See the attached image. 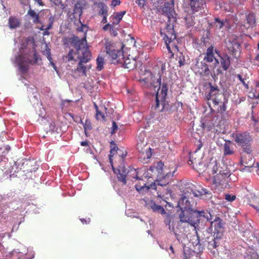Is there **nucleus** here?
Masks as SVG:
<instances>
[{
    "mask_svg": "<svg viewBox=\"0 0 259 259\" xmlns=\"http://www.w3.org/2000/svg\"><path fill=\"white\" fill-rule=\"evenodd\" d=\"M246 18L247 25L246 27L249 28L250 27H253L255 24V16L254 14L249 13L246 16Z\"/></svg>",
    "mask_w": 259,
    "mask_h": 259,
    "instance_id": "obj_31",
    "label": "nucleus"
},
{
    "mask_svg": "<svg viewBox=\"0 0 259 259\" xmlns=\"http://www.w3.org/2000/svg\"><path fill=\"white\" fill-rule=\"evenodd\" d=\"M178 207L180 208V210L185 209L188 210L189 209H194L193 208V205L191 204L188 198L183 195L178 202Z\"/></svg>",
    "mask_w": 259,
    "mask_h": 259,
    "instance_id": "obj_24",
    "label": "nucleus"
},
{
    "mask_svg": "<svg viewBox=\"0 0 259 259\" xmlns=\"http://www.w3.org/2000/svg\"><path fill=\"white\" fill-rule=\"evenodd\" d=\"M10 207H11L13 209H15L16 211H17V209H20L21 212L24 211V209H23V204L19 201H15L12 202L10 204Z\"/></svg>",
    "mask_w": 259,
    "mask_h": 259,
    "instance_id": "obj_35",
    "label": "nucleus"
},
{
    "mask_svg": "<svg viewBox=\"0 0 259 259\" xmlns=\"http://www.w3.org/2000/svg\"><path fill=\"white\" fill-rule=\"evenodd\" d=\"M27 15L33 19V22L34 23H40L38 14H36L34 10L30 9L27 12Z\"/></svg>",
    "mask_w": 259,
    "mask_h": 259,
    "instance_id": "obj_34",
    "label": "nucleus"
},
{
    "mask_svg": "<svg viewBox=\"0 0 259 259\" xmlns=\"http://www.w3.org/2000/svg\"><path fill=\"white\" fill-rule=\"evenodd\" d=\"M219 167L218 165V163L215 160H211L209 164L207 165V169L208 172L212 175L216 174L214 177H218V175H220L222 177L224 178L225 177H229L231 176L230 173L222 172L221 170L219 169Z\"/></svg>",
    "mask_w": 259,
    "mask_h": 259,
    "instance_id": "obj_15",
    "label": "nucleus"
},
{
    "mask_svg": "<svg viewBox=\"0 0 259 259\" xmlns=\"http://www.w3.org/2000/svg\"><path fill=\"white\" fill-rule=\"evenodd\" d=\"M50 34V32L47 29H45L44 31H43V33H42V35L44 36H45V35H49Z\"/></svg>",
    "mask_w": 259,
    "mask_h": 259,
    "instance_id": "obj_64",
    "label": "nucleus"
},
{
    "mask_svg": "<svg viewBox=\"0 0 259 259\" xmlns=\"http://www.w3.org/2000/svg\"><path fill=\"white\" fill-rule=\"evenodd\" d=\"M42 54L47 57L49 61H51L53 59L51 56V50L47 44L45 45V49L42 51Z\"/></svg>",
    "mask_w": 259,
    "mask_h": 259,
    "instance_id": "obj_39",
    "label": "nucleus"
},
{
    "mask_svg": "<svg viewBox=\"0 0 259 259\" xmlns=\"http://www.w3.org/2000/svg\"><path fill=\"white\" fill-rule=\"evenodd\" d=\"M70 44L75 50V54L79 60L76 70L86 75L87 69L91 68L90 65L85 66L84 63L89 62L91 59L92 54L88 46L86 36L84 35L81 38L77 36H73L70 39Z\"/></svg>",
    "mask_w": 259,
    "mask_h": 259,
    "instance_id": "obj_1",
    "label": "nucleus"
},
{
    "mask_svg": "<svg viewBox=\"0 0 259 259\" xmlns=\"http://www.w3.org/2000/svg\"><path fill=\"white\" fill-rule=\"evenodd\" d=\"M117 151L121 152L115 145L111 149L109 154V161L113 171L116 174L118 180L121 182L124 185L126 184V180H131L132 181V179L141 180V179L138 177V172L135 168H131L128 166L127 168H126L124 165L118 166L117 168L114 167L112 157L115 153H118Z\"/></svg>",
    "mask_w": 259,
    "mask_h": 259,
    "instance_id": "obj_2",
    "label": "nucleus"
},
{
    "mask_svg": "<svg viewBox=\"0 0 259 259\" xmlns=\"http://www.w3.org/2000/svg\"><path fill=\"white\" fill-rule=\"evenodd\" d=\"M254 61L259 62V52L256 53V56L254 58Z\"/></svg>",
    "mask_w": 259,
    "mask_h": 259,
    "instance_id": "obj_63",
    "label": "nucleus"
},
{
    "mask_svg": "<svg viewBox=\"0 0 259 259\" xmlns=\"http://www.w3.org/2000/svg\"><path fill=\"white\" fill-rule=\"evenodd\" d=\"M120 4L119 0H113L112 2V6L113 7H115Z\"/></svg>",
    "mask_w": 259,
    "mask_h": 259,
    "instance_id": "obj_57",
    "label": "nucleus"
},
{
    "mask_svg": "<svg viewBox=\"0 0 259 259\" xmlns=\"http://www.w3.org/2000/svg\"><path fill=\"white\" fill-rule=\"evenodd\" d=\"M218 91H219V90L218 89V87L211 86L210 92L211 93H213V92L215 93V92Z\"/></svg>",
    "mask_w": 259,
    "mask_h": 259,
    "instance_id": "obj_60",
    "label": "nucleus"
},
{
    "mask_svg": "<svg viewBox=\"0 0 259 259\" xmlns=\"http://www.w3.org/2000/svg\"><path fill=\"white\" fill-rule=\"evenodd\" d=\"M191 10L193 13L206 15L207 11L205 0H189Z\"/></svg>",
    "mask_w": 259,
    "mask_h": 259,
    "instance_id": "obj_11",
    "label": "nucleus"
},
{
    "mask_svg": "<svg viewBox=\"0 0 259 259\" xmlns=\"http://www.w3.org/2000/svg\"><path fill=\"white\" fill-rule=\"evenodd\" d=\"M63 0H51L52 2H53L55 5L59 6L60 5H63L62 4Z\"/></svg>",
    "mask_w": 259,
    "mask_h": 259,
    "instance_id": "obj_56",
    "label": "nucleus"
},
{
    "mask_svg": "<svg viewBox=\"0 0 259 259\" xmlns=\"http://www.w3.org/2000/svg\"><path fill=\"white\" fill-rule=\"evenodd\" d=\"M99 8L100 9L99 14L102 15H108V7L103 3H100L98 5Z\"/></svg>",
    "mask_w": 259,
    "mask_h": 259,
    "instance_id": "obj_37",
    "label": "nucleus"
},
{
    "mask_svg": "<svg viewBox=\"0 0 259 259\" xmlns=\"http://www.w3.org/2000/svg\"><path fill=\"white\" fill-rule=\"evenodd\" d=\"M22 49L23 47H21V49L19 50V52L14 50V57L11 59L13 63L18 67L19 73L22 75V76L27 73L28 69L29 64L31 65L35 64L37 63L38 60H41L39 56L36 52H34L33 54L32 60H30L23 57L22 55L21 50V49Z\"/></svg>",
    "mask_w": 259,
    "mask_h": 259,
    "instance_id": "obj_5",
    "label": "nucleus"
},
{
    "mask_svg": "<svg viewBox=\"0 0 259 259\" xmlns=\"http://www.w3.org/2000/svg\"><path fill=\"white\" fill-rule=\"evenodd\" d=\"M83 128L84 130L85 134H87L86 132L88 130H90L92 128L91 122L89 120L86 119L83 124Z\"/></svg>",
    "mask_w": 259,
    "mask_h": 259,
    "instance_id": "obj_47",
    "label": "nucleus"
},
{
    "mask_svg": "<svg viewBox=\"0 0 259 259\" xmlns=\"http://www.w3.org/2000/svg\"><path fill=\"white\" fill-rule=\"evenodd\" d=\"M213 237L212 240L208 242L207 248L208 250L214 254L215 251L213 249H216L220 245V241L221 239L217 238V236H213Z\"/></svg>",
    "mask_w": 259,
    "mask_h": 259,
    "instance_id": "obj_28",
    "label": "nucleus"
},
{
    "mask_svg": "<svg viewBox=\"0 0 259 259\" xmlns=\"http://www.w3.org/2000/svg\"><path fill=\"white\" fill-rule=\"evenodd\" d=\"M226 44L227 49L232 53L233 56L236 57L240 51V44L238 40L236 38L229 39L226 41Z\"/></svg>",
    "mask_w": 259,
    "mask_h": 259,
    "instance_id": "obj_18",
    "label": "nucleus"
},
{
    "mask_svg": "<svg viewBox=\"0 0 259 259\" xmlns=\"http://www.w3.org/2000/svg\"><path fill=\"white\" fill-rule=\"evenodd\" d=\"M252 141V136L247 132L237 133L235 136V141L240 146L249 144Z\"/></svg>",
    "mask_w": 259,
    "mask_h": 259,
    "instance_id": "obj_14",
    "label": "nucleus"
},
{
    "mask_svg": "<svg viewBox=\"0 0 259 259\" xmlns=\"http://www.w3.org/2000/svg\"><path fill=\"white\" fill-rule=\"evenodd\" d=\"M5 234V233L0 234V259H13L14 257H18V259H32L34 258V252L30 248H28L27 251L25 250L20 251L18 249H14L11 252H6L5 248L1 243Z\"/></svg>",
    "mask_w": 259,
    "mask_h": 259,
    "instance_id": "obj_6",
    "label": "nucleus"
},
{
    "mask_svg": "<svg viewBox=\"0 0 259 259\" xmlns=\"http://www.w3.org/2000/svg\"><path fill=\"white\" fill-rule=\"evenodd\" d=\"M180 55L178 56L177 55L178 57V60L179 62V64L180 66H183L185 63V59L184 58V56L183 55V54L181 53H179Z\"/></svg>",
    "mask_w": 259,
    "mask_h": 259,
    "instance_id": "obj_45",
    "label": "nucleus"
},
{
    "mask_svg": "<svg viewBox=\"0 0 259 259\" xmlns=\"http://www.w3.org/2000/svg\"><path fill=\"white\" fill-rule=\"evenodd\" d=\"M193 70L196 74L200 76H208L210 73L208 65L204 61L197 62Z\"/></svg>",
    "mask_w": 259,
    "mask_h": 259,
    "instance_id": "obj_16",
    "label": "nucleus"
},
{
    "mask_svg": "<svg viewBox=\"0 0 259 259\" xmlns=\"http://www.w3.org/2000/svg\"><path fill=\"white\" fill-rule=\"evenodd\" d=\"M246 257L248 259H258V255L254 248L249 247L246 252Z\"/></svg>",
    "mask_w": 259,
    "mask_h": 259,
    "instance_id": "obj_30",
    "label": "nucleus"
},
{
    "mask_svg": "<svg viewBox=\"0 0 259 259\" xmlns=\"http://www.w3.org/2000/svg\"><path fill=\"white\" fill-rule=\"evenodd\" d=\"M224 148L225 155H230L233 153V151L231 150L229 145L227 143H225Z\"/></svg>",
    "mask_w": 259,
    "mask_h": 259,
    "instance_id": "obj_46",
    "label": "nucleus"
},
{
    "mask_svg": "<svg viewBox=\"0 0 259 259\" xmlns=\"http://www.w3.org/2000/svg\"><path fill=\"white\" fill-rule=\"evenodd\" d=\"M251 143L249 144H247L244 146H241L242 148V150L244 152L248 154H251L252 152V149L250 147Z\"/></svg>",
    "mask_w": 259,
    "mask_h": 259,
    "instance_id": "obj_43",
    "label": "nucleus"
},
{
    "mask_svg": "<svg viewBox=\"0 0 259 259\" xmlns=\"http://www.w3.org/2000/svg\"><path fill=\"white\" fill-rule=\"evenodd\" d=\"M73 53H74V50L73 49L69 50V51L68 53L67 56H66V58H67L68 61H76L74 58Z\"/></svg>",
    "mask_w": 259,
    "mask_h": 259,
    "instance_id": "obj_49",
    "label": "nucleus"
},
{
    "mask_svg": "<svg viewBox=\"0 0 259 259\" xmlns=\"http://www.w3.org/2000/svg\"><path fill=\"white\" fill-rule=\"evenodd\" d=\"M148 208H151L154 212L160 213L161 214L165 213L164 208L161 205L156 204L153 201H150L146 204Z\"/></svg>",
    "mask_w": 259,
    "mask_h": 259,
    "instance_id": "obj_25",
    "label": "nucleus"
},
{
    "mask_svg": "<svg viewBox=\"0 0 259 259\" xmlns=\"http://www.w3.org/2000/svg\"><path fill=\"white\" fill-rule=\"evenodd\" d=\"M40 113L39 114V118L37 120L41 123H44V120H46L45 117V111L44 108L40 110Z\"/></svg>",
    "mask_w": 259,
    "mask_h": 259,
    "instance_id": "obj_42",
    "label": "nucleus"
},
{
    "mask_svg": "<svg viewBox=\"0 0 259 259\" xmlns=\"http://www.w3.org/2000/svg\"><path fill=\"white\" fill-rule=\"evenodd\" d=\"M211 226L214 228L213 236H217V238L222 239L224 233V226L221 219L216 217L214 220L211 222Z\"/></svg>",
    "mask_w": 259,
    "mask_h": 259,
    "instance_id": "obj_12",
    "label": "nucleus"
},
{
    "mask_svg": "<svg viewBox=\"0 0 259 259\" xmlns=\"http://www.w3.org/2000/svg\"><path fill=\"white\" fill-rule=\"evenodd\" d=\"M107 54L113 60H115L116 63L121 62L122 60L124 59L123 52L121 48L117 49L114 45L107 43L105 46Z\"/></svg>",
    "mask_w": 259,
    "mask_h": 259,
    "instance_id": "obj_10",
    "label": "nucleus"
},
{
    "mask_svg": "<svg viewBox=\"0 0 259 259\" xmlns=\"http://www.w3.org/2000/svg\"><path fill=\"white\" fill-rule=\"evenodd\" d=\"M104 59L103 57L99 56L97 58V69L101 71L104 67Z\"/></svg>",
    "mask_w": 259,
    "mask_h": 259,
    "instance_id": "obj_38",
    "label": "nucleus"
},
{
    "mask_svg": "<svg viewBox=\"0 0 259 259\" xmlns=\"http://www.w3.org/2000/svg\"><path fill=\"white\" fill-rule=\"evenodd\" d=\"M162 12L163 15L166 16L169 21L171 18H174V14H175L174 4L168 2L165 3L162 8Z\"/></svg>",
    "mask_w": 259,
    "mask_h": 259,
    "instance_id": "obj_21",
    "label": "nucleus"
},
{
    "mask_svg": "<svg viewBox=\"0 0 259 259\" xmlns=\"http://www.w3.org/2000/svg\"><path fill=\"white\" fill-rule=\"evenodd\" d=\"M215 52L220 58L219 61V63H220V67L223 71H227L230 65V57L226 54H221L217 50H215Z\"/></svg>",
    "mask_w": 259,
    "mask_h": 259,
    "instance_id": "obj_19",
    "label": "nucleus"
},
{
    "mask_svg": "<svg viewBox=\"0 0 259 259\" xmlns=\"http://www.w3.org/2000/svg\"><path fill=\"white\" fill-rule=\"evenodd\" d=\"M173 233H174L175 237L179 242L182 244L183 247L184 255L185 256L184 259H190L189 254L187 252L188 251L190 252L189 251V248L186 246L187 242L188 241L187 235L184 233H180L178 234L175 232V230L174 232Z\"/></svg>",
    "mask_w": 259,
    "mask_h": 259,
    "instance_id": "obj_13",
    "label": "nucleus"
},
{
    "mask_svg": "<svg viewBox=\"0 0 259 259\" xmlns=\"http://www.w3.org/2000/svg\"><path fill=\"white\" fill-rule=\"evenodd\" d=\"M164 217V223L168 227L170 232H174L175 225L174 224V214L170 213L163 214Z\"/></svg>",
    "mask_w": 259,
    "mask_h": 259,
    "instance_id": "obj_23",
    "label": "nucleus"
},
{
    "mask_svg": "<svg viewBox=\"0 0 259 259\" xmlns=\"http://www.w3.org/2000/svg\"><path fill=\"white\" fill-rule=\"evenodd\" d=\"M136 188L137 189V190L138 191V192H141L142 191V189H143L144 188V186H142V187H139V186L138 185H136Z\"/></svg>",
    "mask_w": 259,
    "mask_h": 259,
    "instance_id": "obj_61",
    "label": "nucleus"
},
{
    "mask_svg": "<svg viewBox=\"0 0 259 259\" xmlns=\"http://www.w3.org/2000/svg\"><path fill=\"white\" fill-rule=\"evenodd\" d=\"M120 63H123L124 67L130 70L134 69L136 67V60L135 59L131 60L128 58L125 59L124 58L121 62Z\"/></svg>",
    "mask_w": 259,
    "mask_h": 259,
    "instance_id": "obj_29",
    "label": "nucleus"
},
{
    "mask_svg": "<svg viewBox=\"0 0 259 259\" xmlns=\"http://www.w3.org/2000/svg\"><path fill=\"white\" fill-rule=\"evenodd\" d=\"M136 3L141 8H143L145 4V0H136Z\"/></svg>",
    "mask_w": 259,
    "mask_h": 259,
    "instance_id": "obj_53",
    "label": "nucleus"
},
{
    "mask_svg": "<svg viewBox=\"0 0 259 259\" xmlns=\"http://www.w3.org/2000/svg\"><path fill=\"white\" fill-rule=\"evenodd\" d=\"M55 21V17L54 16L51 15L49 18V24L46 27L45 29L50 30L52 28L53 23Z\"/></svg>",
    "mask_w": 259,
    "mask_h": 259,
    "instance_id": "obj_44",
    "label": "nucleus"
},
{
    "mask_svg": "<svg viewBox=\"0 0 259 259\" xmlns=\"http://www.w3.org/2000/svg\"><path fill=\"white\" fill-rule=\"evenodd\" d=\"M80 221L82 224H88L90 222V218H88L87 219H81Z\"/></svg>",
    "mask_w": 259,
    "mask_h": 259,
    "instance_id": "obj_59",
    "label": "nucleus"
},
{
    "mask_svg": "<svg viewBox=\"0 0 259 259\" xmlns=\"http://www.w3.org/2000/svg\"><path fill=\"white\" fill-rule=\"evenodd\" d=\"M165 70V66L162 65L161 69L159 70L157 73L152 78L153 85L156 88L159 87V89L157 91L156 95V106L155 109L158 108L159 105L161 104L162 106L161 111H164L168 110V102L166 101V97L167 96L168 88L166 83H163L160 88L161 84V77L163 74L164 70Z\"/></svg>",
    "mask_w": 259,
    "mask_h": 259,
    "instance_id": "obj_3",
    "label": "nucleus"
},
{
    "mask_svg": "<svg viewBox=\"0 0 259 259\" xmlns=\"http://www.w3.org/2000/svg\"><path fill=\"white\" fill-rule=\"evenodd\" d=\"M125 14V11H121L116 13L115 16L113 17L114 21L113 22V24H118L120 20L123 18V16Z\"/></svg>",
    "mask_w": 259,
    "mask_h": 259,
    "instance_id": "obj_36",
    "label": "nucleus"
},
{
    "mask_svg": "<svg viewBox=\"0 0 259 259\" xmlns=\"http://www.w3.org/2000/svg\"><path fill=\"white\" fill-rule=\"evenodd\" d=\"M227 24H228L226 20L225 21L221 20L218 18H215L213 22L214 26L218 29H221L224 26H226Z\"/></svg>",
    "mask_w": 259,
    "mask_h": 259,
    "instance_id": "obj_33",
    "label": "nucleus"
},
{
    "mask_svg": "<svg viewBox=\"0 0 259 259\" xmlns=\"http://www.w3.org/2000/svg\"><path fill=\"white\" fill-rule=\"evenodd\" d=\"M214 60L215 61L214 64L215 65L219 64V59H217L214 56L213 48L211 46L207 49L206 52L205 54L203 61L205 62L210 63L213 62Z\"/></svg>",
    "mask_w": 259,
    "mask_h": 259,
    "instance_id": "obj_22",
    "label": "nucleus"
},
{
    "mask_svg": "<svg viewBox=\"0 0 259 259\" xmlns=\"http://www.w3.org/2000/svg\"><path fill=\"white\" fill-rule=\"evenodd\" d=\"M109 27H111V25L110 24H107L103 27V29L104 30H107Z\"/></svg>",
    "mask_w": 259,
    "mask_h": 259,
    "instance_id": "obj_62",
    "label": "nucleus"
},
{
    "mask_svg": "<svg viewBox=\"0 0 259 259\" xmlns=\"http://www.w3.org/2000/svg\"><path fill=\"white\" fill-rule=\"evenodd\" d=\"M225 199L229 202H232L236 199V196L234 195H231L230 194H226L225 195Z\"/></svg>",
    "mask_w": 259,
    "mask_h": 259,
    "instance_id": "obj_50",
    "label": "nucleus"
},
{
    "mask_svg": "<svg viewBox=\"0 0 259 259\" xmlns=\"http://www.w3.org/2000/svg\"><path fill=\"white\" fill-rule=\"evenodd\" d=\"M49 62H50V64L53 67L54 69L58 73V71L57 70V67H56L55 64L53 62V59L51 61H49Z\"/></svg>",
    "mask_w": 259,
    "mask_h": 259,
    "instance_id": "obj_58",
    "label": "nucleus"
},
{
    "mask_svg": "<svg viewBox=\"0 0 259 259\" xmlns=\"http://www.w3.org/2000/svg\"><path fill=\"white\" fill-rule=\"evenodd\" d=\"M36 163V162L33 160H31L24 159L21 167H19V163L18 162H14L13 165L11 166L8 170H6V172L8 174H10V177H14L17 176L16 173L18 172L20 169H23L24 171H27L31 172L32 171H35L37 167H34L33 168H29V167L33 165V164L35 165Z\"/></svg>",
    "mask_w": 259,
    "mask_h": 259,
    "instance_id": "obj_7",
    "label": "nucleus"
},
{
    "mask_svg": "<svg viewBox=\"0 0 259 259\" xmlns=\"http://www.w3.org/2000/svg\"><path fill=\"white\" fill-rule=\"evenodd\" d=\"M20 22L19 20L14 17H10L9 19V26L11 29H15L19 27Z\"/></svg>",
    "mask_w": 259,
    "mask_h": 259,
    "instance_id": "obj_32",
    "label": "nucleus"
},
{
    "mask_svg": "<svg viewBox=\"0 0 259 259\" xmlns=\"http://www.w3.org/2000/svg\"><path fill=\"white\" fill-rule=\"evenodd\" d=\"M28 96L30 98V101L34 105H39V96L37 92L35 87L33 85H30L27 88Z\"/></svg>",
    "mask_w": 259,
    "mask_h": 259,
    "instance_id": "obj_20",
    "label": "nucleus"
},
{
    "mask_svg": "<svg viewBox=\"0 0 259 259\" xmlns=\"http://www.w3.org/2000/svg\"><path fill=\"white\" fill-rule=\"evenodd\" d=\"M160 34L163 36V39L164 40L165 44L166 46L168 52L171 53L170 51L171 47H176V45L174 42L176 38V34L173 27L170 25H167V28L164 32L160 31Z\"/></svg>",
    "mask_w": 259,
    "mask_h": 259,
    "instance_id": "obj_9",
    "label": "nucleus"
},
{
    "mask_svg": "<svg viewBox=\"0 0 259 259\" xmlns=\"http://www.w3.org/2000/svg\"><path fill=\"white\" fill-rule=\"evenodd\" d=\"M163 164L161 162L157 163L155 169L158 173L157 179V184L160 186H165L169 183V178L174 176L176 170L172 172H167L163 169Z\"/></svg>",
    "mask_w": 259,
    "mask_h": 259,
    "instance_id": "obj_8",
    "label": "nucleus"
},
{
    "mask_svg": "<svg viewBox=\"0 0 259 259\" xmlns=\"http://www.w3.org/2000/svg\"><path fill=\"white\" fill-rule=\"evenodd\" d=\"M112 129L111 132V133L112 134H113L115 132V131L117 130L118 128V126L114 121H112Z\"/></svg>",
    "mask_w": 259,
    "mask_h": 259,
    "instance_id": "obj_54",
    "label": "nucleus"
},
{
    "mask_svg": "<svg viewBox=\"0 0 259 259\" xmlns=\"http://www.w3.org/2000/svg\"><path fill=\"white\" fill-rule=\"evenodd\" d=\"M77 30L79 32H83V36H84V35L86 36V33L88 31V26L85 25L81 24V26L77 28Z\"/></svg>",
    "mask_w": 259,
    "mask_h": 259,
    "instance_id": "obj_51",
    "label": "nucleus"
},
{
    "mask_svg": "<svg viewBox=\"0 0 259 259\" xmlns=\"http://www.w3.org/2000/svg\"><path fill=\"white\" fill-rule=\"evenodd\" d=\"M186 23L188 27L193 26L195 24L192 16H188L185 18Z\"/></svg>",
    "mask_w": 259,
    "mask_h": 259,
    "instance_id": "obj_41",
    "label": "nucleus"
},
{
    "mask_svg": "<svg viewBox=\"0 0 259 259\" xmlns=\"http://www.w3.org/2000/svg\"><path fill=\"white\" fill-rule=\"evenodd\" d=\"M191 243L193 246L194 249L193 250H191L189 248V251L190 252L188 251V253L189 254L190 259L193 256V254H198L199 253L202 251L203 249V247L200 243L199 237L198 236L197 234L195 236H193L192 238L191 239Z\"/></svg>",
    "mask_w": 259,
    "mask_h": 259,
    "instance_id": "obj_17",
    "label": "nucleus"
},
{
    "mask_svg": "<svg viewBox=\"0 0 259 259\" xmlns=\"http://www.w3.org/2000/svg\"><path fill=\"white\" fill-rule=\"evenodd\" d=\"M193 195L196 197H200L202 199H206L210 198L212 194L210 191L201 188L200 190H196L193 192Z\"/></svg>",
    "mask_w": 259,
    "mask_h": 259,
    "instance_id": "obj_27",
    "label": "nucleus"
},
{
    "mask_svg": "<svg viewBox=\"0 0 259 259\" xmlns=\"http://www.w3.org/2000/svg\"><path fill=\"white\" fill-rule=\"evenodd\" d=\"M74 13L78 14L80 16L82 13V9L80 7V5L79 4H77L75 5L74 9Z\"/></svg>",
    "mask_w": 259,
    "mask_h": 259,
    "instance_id": "obj_48",
    "label": "nucleus"
},
{
    "mask_svg": "<svg viewBox=\"0 0 259 259\" xmlns=\"http://www.w3.org/2000/svg\"><path fill=\"white\" fill-rule=\"evenodd\" d=\"M161 104H160L159 105H160ZM156 105L154 106H152V108H154V109L156 110V111L155 112H152L151 113V118L149 119L150 120H152V122H154V120H159L160 118V116H157V115L156 114V112L157 111L158 112H162L161 111H160L161 110V109H158L159 107H160V106H159V107H158V108H157L156 109H155V107Z\"/></svg>",
    "mask_w": 259,
    "mask_h": 259,
    "instance_id": "obj_40",
    "label": "nucleus"
},
{
    "mask_svg": "<svg viewBox=\"0 0 259 259\" xmlns=\"http://www.w3.org/2000/svg\"><path fill=\"white\" fill-rule=\"evenodd\" d=\"M179 213L180 222L181 223H187L192 226L196 228L199 221V218L203 217L205 218L207 221H210L212 219V216L209 212L203 211H198L195 209L180 210Z\"/></svg>",
    "mask_w": 259,
    "mask_h": 259,
    "instance_id": "obj_4",
    "label": "nucleus"
},
{
    "mask_svg": "<svg viewBox=\"0 0 259 259\" xmlns=\"http://www.w3.org/2000/svg\"><path fill=\"white\" fill-rule=\"evenodd\" d=\"M237 78L241 82L243 85L246 88V89H248L249 88L248 85L247 83H245L244 79L242 77L241 75L240 74H238Z\"/></svg>",
    "mask_w": 259,
    "mask_h": 259,
    "instance_id": "obj_52",
    "label": "nucleus"
},
{
    "mask_svg": "<svg viewBox=\"0 0 259 259\" xmlns=\"http://www.w3.org/2000/svg\"><path fill=\"white\" fill-rule=\"evenodd\" d=\"M94 106H95V108H96V112H97V113H96V116H97V118H98V116H99V115H101V116H102L103 117H104V115H103V114H102V113H101L99 111V110H98V106H97L96 104H94Z\"/></svg>",
    "mask_w": 259,
    "mask_h": 259,
    "instance_id": "obj_55",
    "label": "nucleus"
},
{
    "mask_svg": "<svg viewBox=\"0 0 259 259\" xmlns=\"http://www.w3.org/2000/svg\"><path fill=\"white\" fill-rule=\"evenodd\" d=\"M147 144V142L145 140V133L142 132L140 133L137 138V149L140 152H143V149Z\"/></svg>",
    "mask_w": 259,
    "mask_h": 259,
    "instance_id": "obj_26",
    "label": "nucleus"
}]
</instances>
